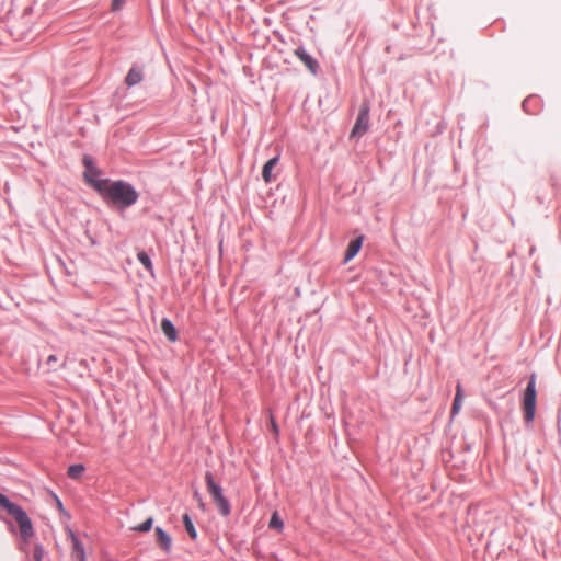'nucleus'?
<instances>
[{
	"mask_svg": "<svg viewBox=\"0 0 561 561\" xmlns=\"http://www.w3.org/2000/svg\"><path fill=\"white\" fill-rule=\"evenodd\" d=\"M153 518L149 517L140 525L134 526L131 529L139 533H147L152 528Z\"/></svg>",
	"mask_w": 561,
	"mask_h": 561,
	"instance_id": "17",
	"label": "nucleus"
},
{
	"mask_svg": "<svg viewBox=\"0 0 561 561\" xmlns=\"http://www.w3.org/2000/svg\"><path fill=\"white\" fill-rule=\"evenodd\" d=\"M0 506L8 512L16 522L20 536L24 542H28L34 536V528L26 512L18 504L11 502L5 495L0 493Z\"/></svg>",
	"mask_w": 561,
	"mask_h": 561,
	"instance_id": "2",
	"label": "nucleus"
},
{
	"mask_svg": "<svg viewBox=\"0 0 561 561\" xmlns=\"http://www.w3.org/2000/svg\"><path fill=\"white\" fill-rule=\"evenodd\" d=\"M142 80V73L137 68H131L125 79V82L128 87H133L139 83Z\"/></svg>",
	"mask_w": 561,
	"mask_h": 561,
	"instance_id": "12",
	"label": "nucleus"
},
{
	"mask_svg": "<svg viewBox=\"0 0 561 561\" xmlns=\"http://www.w3.org/2000/svg\"><path fill=\"white\" fill-rule=\"evenodd\" d=\"M125 3V0H112L111 9L112 11H119Z\"/></svg>",
	"mask_w": 561,
	"mask_h": 561,
	"instance_id": "21",
	"label": "nucleus"
},
{
	"mask_svg": "<svg viewBox=\"0 0 561 561\" xmlns=\"http://www.w3.org/2000/svg\"><path fill=\"white\" fill-rule=\"evenodd\" d=\"M369 127V107L368 105H362L356 123L351 131V137L363 136Z\"/></svg>",
	"mask_w": 561,
	"mask_h": 561,
	"instance_id": "5",
	"label": "nucleus"
},
{
	"mask_svg": "<svg viewBox=\"0 0 561 561\" xmlns=\"http://www.w3.org/2000/svg\"><path fill=\"white\" fill-rule=\"evenodd\" d=\"M205 481L207 491L218 507L219 513L222 516H228L230 514L231 507L229 501L224 496L221 486L214 481L213 474L210 472H206Z\"/></svg>",
	"mask_w": 561,
	"mask_h": 561,
	"instance_id": "3",
	"label": "nucleus"
},
{
	"mask_svg": "<svg viewBox=\"0 0 561 561\" xmlns=\"http://www.w3.org/2000/svg\"><path fill=\"white\" fill-rule=\"evenodd\" d=\"M194 497L197 500L199 508H202L204 511L205 503L203 502V500L197 491L194 493Z\"/></svg>",
	"mask_w": 561,
	"mask_h": 561,
	"instance_id": "23",
	"label": "nucleus"
},
{
	"mask_svg": "<svg viewBox=\"0 0 561 561\" xmlns=\"http://www.w3.org/2000/svg\"><path fill=\"white\" fill-rule=\"evenodd\" d=\"M57 357L55 355H49L47 357V360H46V365L51 368V369H55L54 365L57 363Z\"/></svg>",
	"mask_w": 561,
	"mask_h": 561,
	"instance_id": "22",
	"label": "nucleus"
},
{
	"mask_svg": "<svg viewBox=\"0 0 561 561\" xmlns=\"http://www.w3.org/2000/svg\"><path fill=\"white\" fill-rule=\"evenodd\" d=\"M183 524H184V527H185V530L187 531L188 536L192 538V539H196L197 538V531L193 525V522L192 519L190 518V516L187 514L183 515Z\"/></svg>",
	"mask_w": 561,
	"mask_h": 561,
	"instance_id": "14",
	"label": "nucleus"
},
{
	"mask_svg": "<svg viewBox=\"0 0 561 561\" xmlns=\"http://www.w3.org/2000/svg\"><path fill=\"white\" fill-rule=\"evenodd\" d=\"M537 391H536V376L531 375L528 385L524 391L523 397V411L526 422H531L536 413Z\"/></svg>",
	"mask_w": 561,
	"mask_h": 561,
	"instance_id": "4",
	"label": "nucleus"
},
{
	"mask_svg": "<svg viewBox=\"0 0 561 561\" xmlns=\"http://www.w3.org/2000/svg\"><path fill=\"white\" fill-rule=\"evenodd\" d=\"M44 550L41 546H36L34 549L33 558L35 561H42Z\"/></svg>",
	"mask_w": 561,
	"mask_h": 561,
	"instance_id": "20",
	"label": "nucleus"
},
{
	"mask_svg": "<svg viewBox=\"0 0 561 561\" xmlns=\"http://www.w3.org/2000/svg\"><path fill=\"white\" fill-rule=\"evenodd\" d=\"M55 500H56L57 507L59 510H62V504H61L60 500L58 497H55Z\"/></svg>",
	"mask_w": 561,
	"mask_h": 561,
	"instance_id": "25",
	"label": "nucleus"
},
{
	"mask_svg": "<svg viewBox=\"0 0 561 561\" xmlns=\"http://www.w3.org/2000/svg\"><path fill=\"white\" fill-rule=\"evenodd\" d=\"M84 163L87 165L84 176L87 181H89L94 186V182L98 181L96 179H94V176L98 174V171L90 165L88 158L84 159Z\"/></svg>",
	"mask_w": 561,
	"mask_h": 561,
	"instance_id": "16",
	"label": "nucleus"
},
{
	"mask_svg": "<svg viewBox=\"0 0 561 561\" xmlns=\"http://www.w3.org/2000/svg\"><path fill=\"white\" fill-rule=\"evenodd\" d=\"M295 54L312 73L317 72L318 62L316 59L301 48L296 49Z\"/></svg>",
	"mask_w": 561,
	"mask_h": 561,
	"instance_id": "9",
	"label": "nucleus"
},
{
	"mask_svg": "<svg viewBox=\"0 0 561 561\" xmlns=\"http://www.w3.org/2000/svg\"><path fill=\"white\" fill-rule=\"evenodd\" d=\"M161 330L170 342H175L178 340V331L169 319H162Z\"/></svg>",
	"mask_w": 561,
	"mask_h": 561,
	"instance_id": "10",
	"label": "nucleus"
},
{
	"mask_svg": "<svg viewBox=\"0 0 561 561\" xmlns=\"http://www.w3.org/2000/svg\"><path fill=\"white\" fill-rule=\"evenodd\" d=\"M157 536V543L164 552H170L172 546L171 537L160 527L154 529Z\"/></svg>",
	"mask_w": 561,
	"mask_h": 561,
	"instance_id": "8",
	"label": "nucleus"
},
{
	"mask_svg": "<svg viewBox=\"0 0 561 561\" xmlns=\"http://www.w3.org/2000/svg\"><path fill=\"white\" fill-rule=\"evenodd\" d=\"M94 188L103 195V197L111 199L114 204L128 207L136 203L138 198L137 192L134 187L123 181L110 182L108 180L95 181Z\"/></svg>",
	"mask_w": 561,
	"mask_h": 561,
	"instance_id": "1",
	"label": "nucleus"
},
{
	"mask_svg": "<svg viewBox=\"0 0 561 561\" xmlns=\"http://www.w3.org/2000/svg\"><path fill=\"white\" fill-rule=\"evenodd\" d=\"M462 397H463L462 388H461V385L458 382L457 387H456V396H455L453 408H451L453 414H456L459 412V410L461 408Z\"/></svg>",
	"mask_w": 561,
	"mask_h": 561,
	"instance_id": "13",
	"label": "nucleus"
},
{
	"mask_svg": "<svg viewBox=\"0 0 561 561\" xmlns=\"http://www.w3.org/2000/svg\"><path fill=\"white\" fill-rule=\"evenodd\" d=\"M69 537L72 543L71 557L75 561H85V553L83 545L80 542L78 537L73 534L72 530H69Z\"/></svg>",
	"mask_w": 561,
	"mask_h": 561,
	"instance_id": "6",
	"label": "nucleus"
},
{
	"mask_svg": "<svg viewBox=\"0 0 561 561\" xmlns=\"http://www.w3.org/2000/svg\"><path fill=\"white\" fill-rule=\"evenodd\" d=\"M137 257L139 260V262L148 270H152V264H151V260L150 257L147 255V253L145 252H139L137 254Z\"/></svg>",
	"mask_w": 561,
	"mask_h": 561,
	"instance_id": "18",
	"label": "nucleus"
},
{
	"mask_svg": "<svg viewBox=\"0 0 561 561\" xmlns=\"http://www.w3.org/2000/svg\"><path fill=\"white\" fill-rule=\"evenodd\" d=\"M85 468L83 465H72L68 468V477L71 479H80L82 473L84 472Z\"/></svg>",
	"mask_w": 561,
	"mask_h": 561,
	"instance_id": "15",
	"label": "nucleus"
},
{
	"mask_svg": "<svg viewBox=\"0 0 561 561\" xmlns=\"http://www.w3.org/2000/svg\"><path fill=\"white\" fill-rule=\"evenodd\" d=\"M271 427H272V431L277 435L278 434V426L276 425V423H275L273 417L271 419Z\"/></svg>",
	"mask_w": 561,
	"mask_h": 561,
	"instance_id": "24",
	"label": "nucleus"
},
{
	"mask_svg": "<svg viewBox=\"0 0 561 561\" xmlns=\"http://www.w3.org/2000/svg\"><path fill=\"white\" fill-rule=\"evenodd\" d=\"M283 525H284L283 520L279 517V515L277 514V512L273 513V515L271 517V520H270V527L271 528L282 529Z\"/></svg>",
	"mask_w": 561,
	"mask_h": 561,
	"instance_id": "19",
	"label": "nucleus"
},
{
	"mask_svg": "<svg viewBox=\"0 0 561 561\" xmlns=\"http://www.w3.org/2000/svg\"><path fill=\"white\" fill-rule=\"evenodd\" d=\"M279 161V158L278 156L277 157H274L272 159H270L264 165H263V169H262V178H263V181L267 184V183H271L273 180H275L276 175L273 174V170L275 169V167L277 165Z\"/></svg>",
	"mask_w": 561,
	"mask_h": 561,
	"instance_id": "7",
	"label": "nucleus"
},
{
	"mask_svg": "<svg viewBox=\"0 0 561 561\" xmlns=\"http://www.w3.org/2000/svg\"><path fill=\"white\" fill-rule=\"evenodd\" d=\"M362 243H363L362 237L350 242V244L346 249V252H345V257H344L345 262H348L350 260H352L359 252V250L362 248Z\"/></svg>",
	"mask_w": 561,
	"mask_h": 561,
	"instance_id": "11",
	"label": "nucleus"
}]
</instances>
